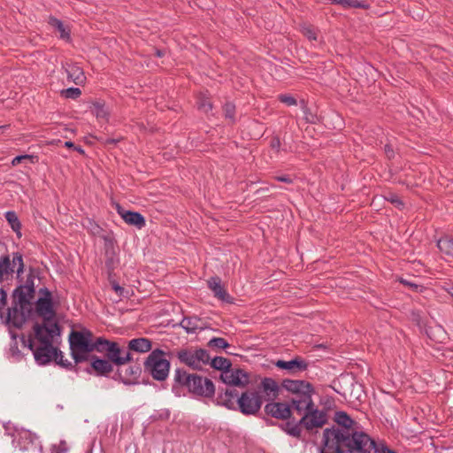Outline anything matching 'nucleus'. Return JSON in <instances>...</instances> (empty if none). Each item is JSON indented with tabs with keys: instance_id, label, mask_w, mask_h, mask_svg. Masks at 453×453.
<instances>
[{
	"instance_id": "nucleus-31",
	"label": "nucleus",
	"mask_w": 453,
	"mask_h": 453,
	"mask_svg": "<svg viewBox=\"0 0 453 453\" xmlns=\"http://www.w3.org/2000/svg\"><path fill=\"white\" fill-rule=\"evenodd\" d=\"M49 24L55 27L59 33H60V37L62 39H69L70 38V34L68 31L65 30V27H64V24L63 22L55 18V17H50L49 19Z\"/></svg>"
},
{
	"instance_id": "nucleus-35",
	"label": "nucleus",
	"mask_w": 453,
	"mask_h": 453,
	"mask_svg": "<svg viewBox=\"0 0 453 453\" xmlns=\"http://www.w3.org/2000/svg\"><path fill=\"white\" fill-rule=\"evenodd\" d=\"M223 112L225 118L228 119L230 123H234L235 105L234 104L229 102L226 103L223 106Z\"/></svg>"
},
{
	"instance_id": "nucleus-13",
	"label": "nucleus",
	"mask_w": 453,
	"mask_h": 453,
	"mask_svg": "<svg viewBox=\"0 0 453 453\" xmlns=\"http://www.w3.org/2000/svg\"><path fill=\"white\" fill-rule=\"evenodd\" d=\"M22 340L25 345H27V342L28 349L33 351L35 359L39 365H46L50 363L53 358L54 353H56V348L53 347L52 343H50V346L42 344V346L34 349V340L32 337H29L27 340L23 337Z\"/></svg>"
},
{
	"instance_id": "nucleus-2",
	"label": "nucleus",
	"mask_w": 453,
	"mask_h": 453,
	"mask_svg": "<svg viewBox=\"0 0 453 453\" xmlns=\"http://www.w3.org/2000/svg\"><path fill=\"white\" fill-rule=\"evenodd\" d=\"M281 386L293 394L292 408L301 416L300 423L307 431L321 428L327 423V414L324 410H319L315 405L312 395L315 394L311 383L303 380H283Z\"/></svg>"
},
{
	"instance_id": "nucleus-9",
	"label": "nucleus",
	"mask_w": 453,
	"mask_h": 453,
	"mask_svg": "<svg viewBox=\"0 0 453 453\" xmlns=\"http://www.w3.org/2000/svg\"><path fill=\"white\" fill-rule=\"evenodd\" d=\"M24 269L25 264L21 253H12V258L8 254L0 256V283L12 280L14 273L17 278H20Z\"/></svg>"
},
{
	"instance_id": "nucleus-36",
	"label": "nucleus",
	"mask_w": 453,
	"mask_h": 453,
	"mask_svg": "<svg viewBox=\"0 0 453 453\" xmlns=\"http://www.w3.org/2000/svg\"><path fill=\"white\" fill-rule=\"evenodd\" d=\"M45 323V331L46 334L50 337V340L52 341V338L56 335H59L61 329L58 322H44Z\"/></svg>"
},
{
	"instance_id": "nucleus-17",
	"label": "nucleus",
	"mask_w": 453,
	"mask_h": 453,
	"mask_svg": "<svg viewBox=\"0 0 453 453\" xmlns=\"http://www.w3.org/2000/svg\"><path fill=\"white\" fill-rule=\"evenodd\" d=\"M116 210L119 215L127 224L134 226L138 229H142L143 226H145V219L140 212L125 210L119 204H117Z\"/></svg>"
},
{
	"instance_id": "nucleus-47",
	"label": "nucleus",
	"mask_w": 453,
	"mask_h": 453,
	"mask_svg": "<svg viewBox=\"0 0 453 453\" xmlns=\"http://www.w3.org/2000/svg\"><path fill=\"white\" fill-rule=\"evenodd\" d=\"M7 303V292L4 287L0 288V310H2Z\"/></svg>"
},
{
	"instance_id": "nucleus-52",
	"label": "nucleus",
	"mask_w": 453,
	"mask_h": 453,
	"mask_svg": "<svg viewBox=\"0 0 453 453\" xmlns=\"http://www.w3.org/2000/svg\"><path fill=\"white\" fill-rule=\"evenodd\" d=\"M381 453H396V451L388 449L387 446L382 448Z\"/></svg>"
},
{
	"instance_id": "nucleus-44",
	"label": "nucleus",
	"mask_w": 453,
	"mask_h": 453,
	"mask_svg": "<svg viewBox=\"0 0 453 453\" xmlns=\"http://www.w3.org/2000/svg\"><path fill=\"white\" fill-rule=\"evenodd\" d=\"M111 287L119 296H126L127 295V292L125 290V288L119 286L116 281L111 282Z\"/></svg>"
},
{
	"instance_id": "nucleus-10",
	"label": "nucleus",
	"mask_w": 453,
	"mask_h": 453,
	"mask_svg": "<svg viewBox=\"0 0 453 453\" xmlns=\"http://www.w3.org/2000/svg\"><path fill=\"white\" fill-rule=\"evenodd\" d=\"M180 363L195 369L200 370L203 365H208L211 357L204 349H182L176 354Z\"/></svg>"
},
{
	"instance_id": "nucleus-3",
	"label": "nucleus",
	"mask_w": 453,
	"mask_h": 453,
	"mask_svg": "<svg viewBox=\"0 0 453 453\" xmlns=\"http://www.w3.org/2000/svg\"><path fill=\"white\" fill-rule=\"evenodd\" d=\"M217 403L229 410L238 409L242 414L250 416L260 411L263 399L255 390H246L239 395L236 389L226 388L219 393Z\"/></svg>"
},
{
	"instance_id": "nucleus-40",
	"label": "nucleus",
	"mask_w": 453,
	"mask_h": 453,
	"mask_svg": "<svg viewBox=\"0 0 453 453\" xmlns=\"http://www.w3.org/2000/svg\"><path fill=\"white\" fill-rule=\"evenodd\" d=\"M61 95L65 98L77 99L81 95V90L79 88H69L63 89Z\"/></svg>"
},
{
	"instance_id": "nucleus-38",
	"label": "nucleus",
	"mask_w": 453,
	"mask_h": 453,
	"mask_svg": "<svg viewBox=\"0 0 453 453\" xmlns=\"http://www.w3.org/2000/svg\"><path fill=\"white\" fill-rule=\"evenodd\" d=\"M208 346L211 348L226 349L229 347V344L224 338L214 337L209 341Z\"/></svg>"
},
{
	"instance_id": "nucleus-34",
	"label": "nucleus",
	"mask_w": 453,
	"mask_h": 453,
	"mask_svg": "<svg viewBox=\"0 0 453 453\" xmlns=\"http://www.w3.org/2000/svg\"><path fill=\"white\" fill-rule=\"evenodd\" d=\"M53 359L58 365L65 369L71 370L74 368V366L70 361H68L67 359H64L62 351L59 350L58 348H56V353H54L53 355Z\"/></svg>"
},
{
	"instance_id": "nucleus-18",
	"label": "nucleus",
	"mask_w": 453,
	"mask_h": 453,
	"mask_svg": "<svg viewBox=\"0 0 453 453\" xmlns=\"http://www.w3.org/2000/svg\"><path fill=\"white\" fill-rule=\"evenodd\" d=\"M207 282L209 288L213 292L215 297L228 303H233V298L221 285V279L219 277H211Z\"/></svg>"
},
{
	"instance_id": "nucleus-30",
	"label": "nucleus",
	"mask_w": 453,
	"mask_h": 453,
	"mask_svg": "<svg viewBox=\"0 0 453 453\" xmlns=\"http://www.w3.org/2000/svg\"><path fill=\"white\" fill-rule=\"evenodd\" d=\"M91 111L96 115L97 119H107L109 112L105 108V104L102 101H96L92 103Z\"/></svg>"
},
{
	"instance_id": "nucleus-14",
	"label": "nucleus",
	"mask_w": 453,
	"mask_h": 453,
	"mask_svg": "<svg viewBox=\"0 0 453 453\" xmlns=\"http://www.w3.org/2000/svg\"><path fill=\"white\" fill-rule=\"evenodd\" d=\"M273 364L279 369L286 370L288 374L293 376L300 374L309 367V362L300 356H296L288 361L279 359L273 361Z\"/></svg>"
},
{
	"instance_id": "nucleus-28",
	"label": "nucleus",
	"mask_w": 453,
	"mask_h": 453,
	"mask_svg": "<svg viewBox=\"0 0 453 453\" xmlns=\"http://www.w3.org/2000/svg\"><path fill=\"white\" fill-rule=\"evenodd\" d=\"M5 219L7 222L9 223L11 228L18 234L19 237L21 235L20 229H21V223L16 214L15 211H9L5 213Z\"/></svg>"
},
{
	"instance_id": "nucleus-12",
	"label": "nucleus",
	"mask_w": 453,
	"mask_h": 453,
	"mask_svg": "<svg viewBox=\"0 0 453 453\" xmlns=\"http://www.w3.org/2000/svg\"><path fill=\"white\" fill-rule=\"evenodd\" d=\"M221 380L228 386L245 388L250 383V374L240 368H228L220 374Z\"/></svg>"
},
{
	"instance_id": "nucleus-21",
	"label": "nucleus",
	"mask_w": 453,
	"mask_h": 453,
	"mask_svg": "<svg viewBox=\"0 0 453 453\" xmlns=\"http://www.w3.org/2000/svg\"><path fill=\"white\" fill-rule=\"evenodd\" d=\"M287 421L280 425V428L291 437L300 439L303 433V424L300 419L296 421L295 418H288Z\"/></svg>"
},
{
	"instance_id": "nucleus-50",
	"label": "nucleus",
	"mask_w": 453,
	"mask_h": 453,
	"mask_svg": "<svg viewBox=\"0 0 453 453\" xmlns=\"http://www.w3.org/2000/svg\"><path fill=\"white\" fill-rule=\"evenodd\" d=\"M39 293L43 296L42 298L51 299V292L47 288H40Z\"/></svg>"
},
{
	"instance_id": "nucleus-7",
	"label": "nucleus",
	"mask_w": 453,
	"mask_h": 453,
	"mask_svg": "<svg viewBox=\"0 0 453 453\" xmlns=\"http://www.w3.org/2000/svg\"><path fill=\"white\" fill-rule=\"evenodd\" d=\"M165 355L164 350L156 349L143 362L144 372L158 381L165 380L170 371V361L165 358Z\"/></svg>"
},
{
	"instance_id": "nucleus-1",
	"label": "nucleus",
	"mask_w": 453,
	"mask_h": 453,
	"mask_svg": "<svg viewBox=\"0 0 453 453\" xmlns=\"http://www.w3.org/2000/svg\"><path fill=\"white\" fill-rule=\"evenodd\" d=\"M336 425L323 431L320 453H377L375 441L344 411H336Z\"/></svg>"
},
{
	"instance_id": "nucleus-39",
	"label": "nucleus",
	"mask_w": 453,
	"mask_h": 453,
	"mask_svg": "<svg viewBox=\"0 0 453 453\" xmlns=\"http://www.w3.org/2000/svg\"><path fill=\"white\" fill-rule=\"evenodd\" d=\"M385 199L388 202H390L392 204H394L398 209H403L404 206V203L401 200V198L398 196V195L389 192L385 196Z\"/></svg>"
},
{
	"instance_id": "nucleus-57",
	"label": "nucleus",
	"mask_w": 453,
	"mask_h": 453,
	"mask_svg": "<svg viewBox=\"0 0 453 453\" xmlns=\"http://www.w3.org/2000/svg\"><path fill=\"white\" fill-rule=\"evenodd\" d=\"M12 351L13 352V355L16 354V353L17 354L19 353V350L18 346H17L16 343H15V347L12 348Z\"/></svg>"
},
{
	"instance_id": "nucleus-37",
	"label": "nucleus",
	"mask_w": 453,
	"mask_h": 453,
	"mask_svg": "<svg viewBox=\"0 0 453 453\" xmlns=\"http://www.w3.org/2000/svg\"><path fill=\"white\" fill-rule=\"evenodd\" d=\"M197 107L203 112L208 113L212 110V104L211 103L209 98L201 96L197 100Z\"/></svg>"
},
{
	"instance_id": "nucleus-58",
	"label": "nucleus",
	"mask_w": 453,
	"mask_h": 453,
	"mask_svg": "<svg viewBox=\"0 0 453 453\" xmlns=\"http://www.w3.org/2000/svg\"><path fill=\"white\" fill-rule=\"evenodd\" d=\"M333 3V0H330Z\"/></svg>"
},
{
	"instance_id": "nucleus-49",
	"label": "nucleus",
	"mask_w": 453,
	"mask_h": 453,
	"mask_svg": "<svg viewBox=\"0 0 453 453\" xmlns=\"http://www.w3.org/2000/svg\"><path fill=\"white\" fill-rule=\"evenodd\" d=\"M385 153L389 159L393 158L395 156L394 150L392 146L389 144L385 145Z\"/></svg>"
},
{
	"instance_id": "nucleus-32",
	"label": "nucleus",
	"mask_w": 453,
	"mask_h": 453,
	"mask_svg": "<svg viewBox=\"0 0 453 453\" xmlns=\"http://www.w3.org/2000/svg\"><path fill=\"white\" fill-rule=\"evenodd\" d=\"M333 3L340 4L344 7H354L365 10L370 7L369 4L365 1L359 2L358 0H333Z\"/></svg>"
},
{
	"instance_id": "nucleus-29",
	"label": "nucleus",
	"mask_w": 453,
	"mask_h": 453,
	"mask_svg": "<svg viewBox=\"0 0 453 453\" xmlns=\"http://www.w3.org/2000/svg\"><path fill=\"white\" fill-rule=\"evenodd\" d=\"M209 364L212 368L219 370L221 372L232 366L231 361L223 357H216L212 359L211 358Z\"/></svg>"
},
{
	"instance_id": "nucleus-22",
	"label": "nucleus",
	"mask_w": 453,
	"mask_h": 453,
	"mask_svg": "<svg viewBox=\"0 0 453 453\" xmlns=\"http://www.w3.org/2000/svg\"><path fill=\"white\" fill-rule=\"evenodd\" d=\"M63 68H65L69 81H73L76 85L84 83L86 77L82 68L79 65L76 64H66Z\"/></svg>"
},
{
	"instance_id": "nucleus-23",
	"label": "nucleus",
	"mask_w": 453,
	"mask_h": 453,
	"mask_svg": "<svg viewBox=\"0 0 453 453\" xmlns=\"http://www.w3.org/2000/svg\"><path fill=\"white\" fill-rule=\"evenodd\" d=\"M260 388L268 396V399L274 400L277 398L280 391L278 383L272 378H265L262 380Z\"/></svg>"
},
{
	"instance_id": "nucleus-27",
	"label": "nucleus",
	"mask_w": 453,
	"mask_h": 453,
	"mask_svg": "<svg viewBox=\"0 0 453 453\" xmlns=\"http://www.w3.org/2000/svg\"><path fill=\"white\" fill-rule=\"evenodd\" d=\"M199 322H201V319H199L196 316L186 317L181 320L180 326L188 333H195L198 328H201L199 326Z\"/></svg>"
},
{
	"instance_id": "nucleus-11",
	"label": "nucleus",
	"mask_w": 453,
	"mask_h": 453,
	"mask_svg": "<svg viewBox=\"0 0 453 453\" xmlns=\"http://www.w3.org/2000/svg\"><path fill=\"white\" fill-rule=\"evenodd\" d=\"M134 359L133 360V362ZM138 359H135L134 364H130L127 367H125V365H118V369L115 374L112 376V379L115 380H119L125 385H135L138 384V379L142 374V367L141 365L137 363Z\"/></svg>"
},
{
	"instance_id": "nucleus-24",
	"label": "nucleus",
	"mask_w": 453,
	"mask_h": 453,
	"mask_svg": "<svg viewBox=\"0 0 453 453\" xmlns=\"http://www.w3.org/2000/svg\"><path fill=\"white\" fill-rule=\"evenodd\" d=\"M83 226L92 235L99 236L106 242L110 241L108 236L104 234V230L94 220L88 219Z\"/></svg>"
},
{
	"instance_id": "nucleus-48",
	"label": "nucleus",
	"mask_w": 453,
	"mask_h": 453,
	"mask_svg": "<svg viewBox=\"0 0 453 453\" xmlns=\"http://www.w3.org/2000/svg\"><path fill=\"white\" fill-rule=\"evenodd\" d=\"M270 146L272 149L276 150L277 151L280 150V141L278 137H273L271 140Z\"/></svg>"
},
{
	"instance_id": "nucleus-41",
	"label": "nucleus",
	"mask_w": 453,
	"mask_h": 453,
	"mask_svg": "<svg viewBox=\"0 0 453 453\" xmlns=\"http://www.w3.org/2000/svg\"><path fill=\"white\" fill-rule=\"evenodd\" d=\"M399 282L402 283L403 285L410 288L414 292H421L423 289V286L418 285V284H417L410 280L404 279V278H400Z\"/></svg>"
},
{
	"instance_id": "nucleus-54",
	"label": "nucleus",
	"mask_w": 453,
	"mask_h": 453,
	"mask_svg": "<svg viewBox=\"0 0 453 453\" xmlns=\"http://www.w3.org/2000/svg\"><path fill=\"white\" fill-rule=\"evenodd\" d=\"M156 56L158 57V58H161L165 55V51L162 50H156Z\"/></svg>"
},
{
	"instance_id": "nucleus-25",
	"label": "nucleus",
	"mask_w": 453,
	"mask_h": 453,
	"mask_svg": "<svg viewBox=\"0 0 453 453\" xmlns=\"http://www.w3.org/2000/svg\"><path fill=\"white\" fill-rule=\"evenodd\" d=\"M35 338L42 344H47L48 346L52 343L50 337L46 334L45 331V323L39 324L35 323L33 326Z\"/></svg>"
},
{
	"instance_id": "nucleus-45",
	"label": "nucleus",
	"mask_w": 453,
	"mask_h": 453,
	"mask_svg": "<svg viewBox=\"0 0 453 453\" xmlns=\"http://www.w3.org/2000/svg\"><path fill=\"white\" fill-rule=\"evenodd\" d=\"M100 140L102 141V142L104 145L111 146V145H116L118 142H119L122 140V137L121 136L117 137V138L106 137V138H100Z\"/></svg>"
},
{
	"instance_id": "nucleus-6",
	"label": "nucleus",
	"mask_w": 453,
	"mask_h": 453,
	"mask_svg": "<svg viewBox=\"0 0 453 453\" xmlns=\"http://www.w3.org/2000/svg\"><path fill=\"white\" fill-rule=\"evenodd\" d=\"M93 333L87 328L71 331L68 340L71 355L75 364L82 363L89 358L88 354L93 352Z\"/></svg>"
},
{
	"instance_id": "nucleus-42",
	"label": "nucleus",
	"mask_w": 453,
	"mask_h": 453,
	"mask_svg": "<svg viewBox=\"0 0 453 453\" xmlns=\"http://www.w3.org/2000/svg\"><path fill=\"white\" fill-rule=\"evenodd\" d=\"M278 100L280 102V103H283L285 104H287L288 106H293V105H296L297 104V101L296 99L290 96V95H288V94H280L278 96Z\"/></svg>"
},
{
	"instance_id": "nucleus-8",
	"label": "nucleus",
	"mask_w": 453,
	"mask_h": 453,
	"mask_svg": "<svg viewBox=\"0 0 453 453\" xmlns=\"http://www.w3.org/2000/svg\"><path fill=\"white\" fill-rule=\"evenodd\" d=\"M92 348L93 351H106L107 357L116 365H127L134 360L132 353L124 352V349H120L117 342H110L103 337H98L96 341L93 338Z\"/></svg>"
},
{
	"instance_id": "nucleus-33",
	"label": "nucleus",
	"mask_w": 453,
	"mask_h": 453,
	"mask_svg": "<svg viewBox=\"0 0 453 453\" xmlns=\"http://www.w3.org/2000/svg\"><path fill=\"white\" fill-rule=\"evenodd\" d=\"M302 34L310 41H316L318 35V29L310 24H303L301 27Z\"/></svg>"
},
{
	"instance_id": "nucleus-55",
	"label": "nucleus",
	"mask_w": 453,
	"mask_h": 453,
	"mask_svg": "<svg viewBox=\"0 0 453 453\" xmlns=\"http://www.w3.org/2000/svg\"><path fill=\"white\" fill-rule=\"evenodd\" d=\"M73 150H75L76 151H78L81 155H83L85 153L84 150L81 146H76L75 145Z\"/></svg>"
},
{
	"instance_id": "nucleus-19",
	"label": "nucleus",
	"mask_w": 453,
	"mask_h": 453,
	"mask_svg": "<svg viewBox=\"0 0 453 453\" xmlns=\"http://www.w3.org/2000/svg\"><path fill=\"white\" fill-rule=\"evenodd\" d=\"M35 310L39 316L43 318L44 322H49L55 316L52 299L38 298L35 303Z\"/></svg>"
},
{
	"instance_id": "nucleus-15",
	"label": "nucleus",
	"mask_w": 453,
	"mask_h": 453,
	"mask_svg": "<svg viewBox=\"0 0 453 453\" xmlns=\"http://www.w3.org/2000/svg\"><path fill=\"white\" fill-rule=\"evenodd\" d=\"M292 399L290 403H269L265 406V412L273 418L286 420L292 416Z\"/></svg>"
},
{
	"instance_id": "nucleus-56",
	"label": "nucleus",
	"mask_w": 453,
	"mask_h": 453,
	"mask_svg": "<svg viewBox=\"0 0 453 453\" xmlns=\"http://www.w3.org/2000/svg\"><path fill=\"white\" fill-rule=\"evenodd\" d=\"M8 127H9V126H7V125L0 126V134H4V130H6Z\"/></svg>"
},
{
	"instance_id": "nucleus-26",
	"label": "nucleus",
	"mask_w": 453,
	"mask_h": 453,
	"mask_svg": "<svg viewBox=\"0 0 453 453\" xmlns=\"http://www.w3.org/2000/svg\"><path fill=\"white\" fill-rule=\"evenodd\" d=\"M438 249L447 256H453V237L445 235L437 242Z\"/></svg>"
},
{
	"instance_id": "nucleus-5",
	"label": "nucleus",
	"mask_w": 453,
	"mask_h": 453,
	"mask_svg": "<svg viewBox=\"0 0 453 453\" xmlns=\"http://www.w3.org/2000/svg\"><path fill=\"white\" fill-rule=\"evenodd\" d=\"M173 391L178 394L180 388H186L194 396L212 398L215 386L211 380L196 372H188L183 368L174 371Z\"/></svg>"
},
{
	"instance_id": "nucleus-43",
	"label": "nucleus",
	"mask_w": 453,
	"mask_h": 453,
	"mask_svg": "<svg viewBox=\"0 0 453 453\" xmlns=\"http://www.w3.org/2000/svg\"><path fill=\"white\" fill-rule=\"evenodd\" d=\"M303 110L304 119H305L306 122L311 123V124H314L317 122L318 117L315 114H313L306 105H304L303 107Z\"/></svg>"
},
{
	"instance_id": "nucleus-4",
	"label": "nucleus",
	"mask_w": 453,
	"mask_h": 453,
	"mask_svg": "<svg viewBox=\"0 0 453 453\" xmlns=\"http://www.w3.org/2000/svg\"><path fill=\"white\" fill-rule=\"evenodd\" d=\"M35 275H27L25 284H20L12 292V306L6 311L7 322L19 326L25 319V312L31 310L32 300L35 297Z\"/></svg>"
},
{
	"instance_id": "nucleus-53",
	"label": "nucleus",
	"mask_w": 453,
	"mask_h": 453,
	"mask_svg": "<svg viewBox=\"0 0 453 453\" xmlns=\"http://www.w3.org/2000/svg\"><path fill=\"white\" fill-rule=\"evenodd\" d=\"M65 146L66 148H73V149H74L75 144H74L73 142H71V141H66V142H65Z\"/></svg>"
},
{
	"instance_id": "nucleus-46",
	"label": "nucleus",
	"mask_w": 453,
	"mask_h": 453,
	"mask_svg": "<svg viewBox=\"0 0 453 453\" xmlns=\"http://www.w3.org/2000/svg\"><path fill=\"white\" fill-rule=\"evenodd\" d=\"M33 158V156L31 155H20V156H17L15 157L12 160V166H16L18 165L19 164H20L23 160L25 159H32Z\"/></svg>"
},
{
	"instance_id": "nucleus-51",
	"label": "nucleus",
	"mask_w": 453,
	"mask_h": 453,
	"mask_svg": "<svg viewBox=\"0 0 453 453\" xmlns=\"http://www.w3.org/2000/svg\"><path fill=\"white\" fill-rule=\"evenodd\" d=\"M275 179L278 181H281V182H285V183H288V184L293 182V180L289 176H287V175L277 176V177H275Z\"/></svg>"
},
{
	"instance_id": "nucleus-16",
	"label": "nucleus",
	"mask_w": 453,
	"mask_h": 453,
	"mask_svg": "<svg viewBox=\"0 0 453 453\" xmlns=\"http://www.w3.org/2000/svg\"><path fill=\"white\" fill-rule=\"evenodd\" d=\"M112 364L109 358L106 360L92 356L90 367L87 368L86 372L91 374L94 371L97 376H108L113 371Z\"/></svg>"
},
{
	"instance_id": "nucleus-20",
	"label": "nucleus",
	"mask_w": 453,
	"mask_h": 453,
	"mask_svg": "<svg viewBox=\"0 0 453 453\" xmlns=\"http://www.w3.org/2000/svg\"><path fill=\"white\" fill-rule=\"evenodd\" d=\"M152 348V342L150 339L141 337L132 339L128 342L127 350H124V352L134 351L138 353H146L149 352Z\"/></svg>"
}]
</instances>
